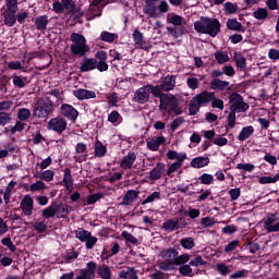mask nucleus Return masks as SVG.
I'll use <instances>...</instances> for the list:
<instances>
[{"mask_svg":"<svg viewBox=\"0 0 279 279\" xmlns=\"http://www.w3.org/2000/svg\"><path fill=\"white\" fill-rule=\"evenodd\" d=\"M214 96L215 93L205 90L196 95L194 99L197 100L201 106H206L208 104H211Z\"/></svg>","mask_w":279,"mask_h":279,"instance_id":"obj_22","label":"nucleus"},{"mask_svg":"<svg viewBox=\"0 0 279 279\" xmlns=\"http://www.w3.org/2000/svg\"><path fill=\"white\" fill-rule=\"evenodd\" d=\"M101 3H104V0L92 1L87 12L85 13L87 21H93V19H96V16H101Z\"/></svg>","mask_w":279,"mask_h":279,"instance_id":"obj_11","label":"nucleus"},{"mask_svg":"<svg viewBox=\"0 0 279 279\" xmlns=\"http://www.w3.org/2000/svg\"><path fill=\"white\" fill-rule=\"evenodd\" d=\"M201 184L210 185L213 182H215V177L213 174L203 173L199 177Z\"/></svg>","mask_w":279,"mask_h":279,"instance_id":"obj_61","label":"nucleus"},{"mask_svg":"<svg viewBox=\"0 0 279 279\" xmlns=\"http://www.w3.org/2000/svg\"><path fill=\"white\" fill-rule=\"evenodd\" d=\"M133 40L134 47H136V49H145L147 47V44L143 37V33L138 31V28L133 32Z\"/></svg>","mask_w":279,"mask_h":279,"instance_id":"obj_26","label":"nucleus"},{"mask_svg":"<svg viewBox=\"0 0 279 279\" xmlns=\"http://www.w3.org/2000/svg\"><path fill=\"white\" fill-rule=\"evenodd\" d=\"M54 208L58 219H66V216L71 213L72 207L70 205H62L54 203Z\"/></svg>","mask_w":279,"mask_h":279,"instance_id":"obj_25","label":"nucleus"},{"mask_svg":"<svg viewBox=\"0 0 279 279\" xmlns=\"http://www.w3.org/2000/svg\"><path fill=\"white\" fill-rule=\"evenodd\" d=\"M162 195L160 192H153L150 195H148L143 202L142 206H145V204H154V202H158Z\"/></svg>","mask_w":279,"mask_h":279,"instance_id":"obj_48","label":"nucleus"},{"mask_svg":"<svg viewBox=\"0 0 279 279\" xmlns=\"http://www.w3.org/2000/svg\"><path fill=\"white\" fill-rule=\"evenodd\" d=\"M61 114L70 121H77V117H80V112L76 111L75 108L69 104H64L61 106Z\"/></svg>","mask_w":279,"mask_h":279,"instance_id":"obj_15","label":"nucleus"},{"mask_svg":"<svg viewBox=\"0 0 279 279\" xmlns=\"http://www.w3.org/2000/svg\"><path fill=\"white\" fill-rule=\"evenodd\" d=\"M43 217L45 219H52V217H57L56 203L43 210Z\"/></svg>","mask_w":279,"mask_h":279,"instance_id":"obj_45","label":"nucleus"},{"mask_svg":"<svg viewBox=\"0 0 279 279\" xmlns=\"http://www.w3.org/2000/svg\"><path fill=\"white\" fill-rule=\"evenodd\" d=\"M162 228L167 232H175V230L180 229V221L179 220L169 219V220H167V221H165L162 223Z\"/></svg>","mask_w":279,"mask_h":279,"instance_id":"obj_33","label":"nucleus"},{"mask_svg":"<svg viewBox=\"0 0 279 279\" xmlns=\"http://www.w3.org/2000/svg\"><path fill=\"white\" fill-rule=\"evenodd\" d=\"M180 244L183 250H193L195 247V239L189 236L180 240Z\"/></svg>","mask_w":279,"mask_h":279,"instance_id":"obj_46","label":"nucleus"},{"mask_svg":"<svg viewBox=\"0 0 279 279\" xmlns=\"http://www.w3.org/2000/svg\"><path fill=\"white\" fill-rule=\"evenodd\" d=\"M250 274L248 270L242 269L230 275L229 279H245Z\"/></svg>","mask_w":279,"mask_h":279,"instance_id":"obj_59","label":"nucleus"},{"mask_svg":"<svg viewBox=\"0 0 279 279\" xmlns=\"http://www.w3.org/2000/svg\"><path fill=\"white\" fill-rule=\"evenodd\" d=\"M29 117H32V111L27 108H21L17 111V119L20 121H27V119H29Z\"/></svg>","mask_w":279,"mask_h":279,"instance_id":"obj_54","label":"nucleus"},{"mask_svg":"<svg viewBox=\"0 0 279 279\" xmlns=\"http://www.w3.org/2000/svg\"><path fill=\"white\" fill-rule=\"evenodd\" d=\"M182 165H184V161H174L167 170V175H169V178H173V173L182 169Z\"/></svg>","mask_w":279,"mask_h":279,"instance_id":"obj_49","label":"nucleus"},{"mask_svg":"<svg viewBox=\"0 0 279 279\" xmlns=\"http://www.w3.org/2000/svg\"><path fill=\"white\" fill-rule=\"evenodd\" d=\"M138 195H141V192L135 190H129L123 197V206H132V204H134V202L138 199Z\"/></svg>","mask_w":279,"mask_h":279,"instance_id":"obj_24","label":"nucleus"},{"mask_svg":"<svg viewBox=\"0 0 279 279\" xmlns=\"http://www.w3.org/2000/svg\"><path fill=\"white\" fill-rule=\"evenodd\" d=\"M56 175V172L52 170H45L35 175V178H38L39 180H44V182H53V178Z\"/></svg>","mask_w":279,"mask_h":279,"instance_id":"obj_37","label":"nucleus"},{"mask_svg":"<svg viewBox=\"0 0 279 279\" xmlns=\"http://www.w3.org/2000/svg\"><path fill=\"white\" fill-rule=\"evenodd\" d=\"M75 236L82 243H85L86 250H93L97 245V236H93L88 230L80 228L75 231Z\"/></svg>","mask_w":279,"mask_h":279,"instance_id":"obj_8","label":"nucleus"},{"mask_svg":"<svg viewBox=\"0 0 279 279\" xmlns=\"http://www.w3.org/2000/svg\"><path fill=\"white\" fill-rule=\"evenodd\" d=\"M228 88H230V82L228 81H223L220 78H214L210 82V89L211 90H216V92H223V90H228Z\"/></svg>","mask_w":279,"mask_h":279,"instance_id":"obj_20","label":"nucleus"},{"mask_svg":"<svg viewBox=\"0 0 279 279\" xmlns=\"http://www.w3.org/2000/svg\"><path fill=\"white\" fill-rule=\"evenodd\" d=\"M254 134V126H244L238 135V141H247Z\"/></svg>","mask_w":279,"mask_h":279,"instance_id":"obj_35","label":"nucleus"},{"mask_svg":"<svg viewBox=\"0 0 279 279\" xmlns=\"http://www.w3.org/2000/svg\"><path fill=\"white\" fill-rule=\"evenodd\" d=\"M48 130L56 132L57 134H62L66 130V120L62 117L52 118L48 122Z\"/></svg>","mask_w":279,"mask_h":279,"instance_id":"obj_10","label":"nucleus"},{"mask_svg":"<svg viewBox=\"0 0 279 279\" xmlns=\"http://www.w3.org/2000/svg\"><path fill=\"white\" fill-rule=\"evenodd\" d=\"M46 189L47 185L41 180L31 184L29 186V191H32V193H43L46 191Z\"/></svg>","mask_w":279,"mask_h":279,"instance_id":"obj_44","label":"nucleus"},{"mask_svg":"<svg viewBox=\"0 0 279 279\" xmlns=\"http://www.w3.org/2000/svg\"><path fill=\"white\" fill-rule=\"evenodd\" d=\"M186 84L190 90H197L199 88V80L197 77H187Z\"/></svg>","mask_w":279,"mask_h":279,"instance_id":"obj_57","label":"nucleus"},{"mask_svg":"<svg viewBox=\"0 0 279 279\" xmlns=\"http://www.w3.org/2000/svg\"><path fill=\"white\" fill-rule=\"evenodd\" d=\"M233 60L240 71H245L247 69V60L241 54V52H234Z\"/></svg>","mask_w":279,"mask_h":279,"instance_id":"obj_30","label":"nucleus"},{"mask_svg":"<svg viewBox=\"0 0 279 279\" xmlns=\"http://www.w3.org/2000/svg\"><path fill=\"white\" fill-rule=\"evenodd\" d=\"M169 2L167 0H145L144 14L148 19H160L163 14L169 12Z\"/></svg>","mask_w":279,"mask_h":279,"instance_id":"obj_4","label":"nucleus"},{"mask_svg":"<svg viewBox=\"0 0 279 279\" xmlns=\"http://www.w3.org/2000/svg\"><path fill=\"white\" fill-rule=\"evenodd\" d=\"M194 29L197 34H207L211 38H216L221 32V23L215 17L202 16L194 23Z\"/></svg>","mask_w":279,"mask_h":279,"instance_id":"obj_2","label":"nucleus"},{"mask_svg":"<svg viewBox=\"0 0 279 279\" xmlns=\"http://www.w3.org/2000/svg\"><path fill=\"white\" fill-rule=\"evenodd\" d=\"M182 266L179 268V272L181 274V276H187L189 278H193V276H195V274H197V270H193V268H191V265H184L181 264Z\"/></svg>","mask_w":279,"mask_h":279,"instance_id":"obj_41","label":"nucleus"},{"mask_svg":"<svg viewBox=\"0 0 279 279\" xmlns=\"http://www.w3.org/2000/svg\"><path fill=\"white\" fill-rule=\"evenodd\" d=\"M159 269L162 271H172L180 265H186L191 260V255L184 253L180 255L175 248H162L160 251Z\"/></svg>","mask_w":279,"mask_h":279,"instance_id":"obj_1","label":"nucleus"},{"mask_svg":"<svg viewBox=\"0 0 279 279\" xmlns=\"http://www.w3.org/2000/svg\"><path fill=\"white\" fill-rule=\"evenodd\" d=\"M72 45L70 46L73 56H86L90 48L86 45V37L78 33H72L70 37Z\"/></svg>","mask_w":279,"mask_h":279,"instance_id":"obj_6","label":"nucleus"},{"mask_svg":"<svg viewBox=\"0 0 279 279\" xmlns=\"http://www.w3.org/2000/svg\"><path fill=\"white\" fill-rule=\"evenodd\" d=\"M107 153H108V148L104 146V143H101L100 141H97L95 143V156H97V158H104V156H106Z\"/></svg>","mask_w":279,"mask_h":279,"instance_id":"obj_40","label":"nucleus"},{"mask_svg":"<svg viewBox=\"0 0 279 279\" xmlns=\"http://www.w3.org/2000/svg\"><path fill=\"white\" fill-rule=\"evenodd\" d=\"M63 10L71 14L75 11V2L73 0H62Z\"/></svg>","mask_w":279,"mask_h":279,"instance_id":"obj_58","label":"nucleus"},{"mask_svg":"<svg viewBox=\"0 0 279 279\" xmlns=\"http://www.w3.org/2000/svg\"><path fill=\"white\" fill-rule=\"evenodd\" d=\"M210 165V158L206 156H198L192 159L191 167L193 169H204V167H208Z\"/></svg>","mask_w":279,"mask_h":279,"instance_id":"obj_23","label":"nucleus"},{"mask_svg":"<svg viewBox=\"0 0 279 279\" xmlns=\"http://www.w3.org/2000/svg\"><path fill=\"white\" fill-rule=\"evenodd\" d=\"M216 271L220 274V276H229L232 274V265H226L223 263L216 264Z\"/></svg>","mask_w":279,"mask_h":279,"instance_id":"obj_39","label":"nucleus"},{"mask_svg":"<svg viewBox=\"0 0 279 279\" xmlns=\"http://www.w3.org/2000/svg\"><path fill=\"white\" fill-rule=\"evenodd\" d=\"M215 60L218 64H226V62H230V56L228 52L219 50L215 52Z\"/></svg>","mask_w":279,"mask_h":279,"instance_id":"obj_42","label":"nucleus"},{"mask_svg":"<svg viewBox=\"0 0 279 279\" xmlns=\"http://www.w3.org/2000/svg\"><path fill=\"white\" fill-rule=\"evenodd\" d=\"M167 171V166L162 162H158L156 167L149 172V180H160Z\"/></svg>","mask_w":279,"mask_h":279,"instance_id":"obj_18","label":"nucleus"},{"mask_svg":"<svg viewBox=\"0 0 279 279\" xmlns=\"http://www.w3.org/2000/svg\"><path fill=\"white\" fill-rule=\"evenodd\" d=\"M159 109L168 112V114H182V107H180L178 98L172 94H162Z\"/></svg>","mask_w":279,"mask_h":279,"instance_id":"obj_5","label":"nucleus"},{"mask_svg":"<svg viewBox=\"0 0 279 279\" xmlns=\"http://www.w3.org/2000/svg\"><path fill=\"white\" fill-rule=\"evenodd\" d=\"M8 68L11 69V71H23L24 73L27 71V68L23 66L21 61H11L8 63Z\"/></svg>","mask_w":279,"mask_h":279,"instance_id":"obj_55","label":"nucleus"},{"mask_svg":"<svg viewBox=\"0 0 279 279\" xmlns=\"http://www.w3.org/2000/svg\"><path fill=\"white\" fill-rule=\"evenodd\" d=\"M227 27L228 29H231L232 32H245V27H243V24L241 22H238L236 19H230L227 21Z\"/></svg>","mask_w":279,"mask_h":279,"instance_id":"obj_31","label":"nucleus"},{"mask_svg":"<svg viewBox=\"0 0 279 279\" xmlns=\"http://www.w3.org/2000/svg\"><path fill=\"white\" fill-rule=\"evenodd\" d=\"M73 95L74 97H76V99H80L81 101H83L84 99H95V97H97V94L94 90L83 88L73 90Z\"/></svg>","mask_w":279,"mask_h":279,"instance_id":"obj_19","label":"nucleus"},{"mask_svg":"<svg viewBox=\"0 0 279 279\" xmlns=\"http://www.w3.org/2000/svg\"><path fill=\"white\" fill-rule=\"evenodd\" d=\"M51 112H53V101L49 98H41L35 105L33 114L39 119H47Z\"/></svg>","mask_w":279,"mask_h":279,"instance_id":"obj_7","label":"nucleus"},{"mask_svg":"<svg viewBox=\"0 0 279 279\" xmlns=\"http://www.w3.org/2000/svg\"><path fill=\"white\" fill-rule=\"evenodd\" d=\"M211 108H217L218 110H223V101L219 98H216L215 94H214V99H211Z\"/></svg>","mask_w":279,"mask_h":279,"instance_id":"obj_64","label":"nucleus"},{"mask_svg":"<svg viewBox=\"0 0 279 279\" xmlns=\"http://www.w3.org/2000/svg\"><path fill=\"white\" fill-rule=\"evenodd\" d=\"M86 158H88V147L84 143H77L74 155L75 162H86Z\"/></svg>","mask_w":279,"mask_h":279,"instance_id":"obj_13","label":"nucleus"},{"mask_svg":"<svg viewBox=\"0 0 279 279\" xmlns=\"http://www.w3.org/2000/svg\"><path fill=\"white\" fill-rule=\"evenodd\" d=\"M109 123H112L113 125L117 123H123V118L119 113V111H112L108 117Z\"/></svg>","mask_w":279,"mask_h":279,"instance_id":"obj_52","label":"nucleus"},{"mask_svg":"<svg viewBox=\"0 0 279 279\" xmlns=\"http://www.w3.org/2000/svg\"><path fill=\"white\" fill-rule=\"evenodd\" d=\"M13 86H15V88H25V80L19 75H13Z\"/></svg>","mask_w":279,"mask_h":279,"instance_id":"obj_63","label":"nucleus"},{"mask_svg":"<svg viewBox=\"0 0 279 279\" xmlns=\"http://www.w3.org/2000/svg\"><path fill=\"white\" fill-rule=\"evenodd\" d=\"M1 243L4 247H8L10 252H16V246L14 245V242H12L11 238H3Z\"/></svg>","mask_w":279,"mask_h":279,"instance_id":"obj_62","label":"nucleus"},{"mask_svg":"<svg viewBox=\"0 0 279 279\" xmlns=\"http://www.w3.org/2000/svg\"><path fill=\"white\" fill-rule=\"evenodd\" d=\"M63 183L66 191L73 193V175H71V169L69 168L64 169Z\"/></svg>","mask_w":279,"mask_h":279,"instance_id":"obj_29","label":"nucleus"},{"mask_svg":"<svg viewBox=\"0 0 279 279\" xmlns=\"http://www.w3.org/2000/svg\"><path fill=\"white\" fill-rule=\"evenodd\" d=\"M97 69V59L85 58L81 62V72L88 73V71H95Z\"/></svg>","mask_w":279,"mask_h":279,"instance_id":"obj_21","label":"nucleus"},{"mask_svg":"<svg viewBox=\"0 0 279 279\" xmlns=\"http://www.w3.org/2000/svg\"><path fill=\"white\" fill-rule=\"evenodd\" d=\"M120 278L123 279H138V275H136V270L134 268H128L126 270H121L119 272Z\"/></svg>","mask_w":279,"mask_h":279,"instance_id":"obj_43","label":"nucleus"},{"mask_svg":"<svg viewBox=\"0 0 279 279\" xmlns=\"http://www.w3.org/2000/svg\"><path fill=\"white\" fill-rule=\"evenodd\" d=\"M167 21L168 23H171V25L180 26L182 25V23H184V17L178 14L171 13L168 15Z\"/></svg>","mask_w":279,"mask_h":279,"instance_id":"obj_47","label":"nucleus"},{"mask_svg":"<svg viewBox=\"0 0 279 279\" xmlns=\"http://www.w3.org/2000/svg\"><path fill=\"white\" fill-rule=\"evenodd\" d=\"M5 1V11L19 12V0H4Z\"/></svg>","mask_w":279,"mask_h":279,"instance_id":"obj_56","label":"nucleus"},{"mask_svg":"<svg viewBox=\"0 0 279 279\" xmlns=\"http://www.w3.org/2000/svg\"><path fill=\"white\" fill-rule=\"evenodd\" d=\"M199 108H202V105L198 104V101L194 97L191 100V104H190V107H189L191 117H195V114H197V112H199Z\"/></svg>","mask_w":279,"mask_h":279,"instance_id":"obj_50","label":"nucleus"},{"mask_svg":"<svg viewBox=\"0 0 279 279\" xmlns=\"http://www.w3.org/2000/svg\"><path fill=\"white\" fill-rule=\"evenodd\" d=\"M264 230L268 232V234H271L274 232H279V217L271 214L263 218L262 220Z\"/></svg>","mask_w":279,"mask_h":279,"instance_id":"obj_9","label":"nucleus"},{"mask_svg":"<svg viewBox=\"0 0 279 279\" xmlns=\"http://www.w3.org/2000/svg\"><path fill=\"white\" fill-rule=\"evenodd\" d=\"M203 265H206V262L203 260L199 255L194 256V258L190 260V267H203Z\"/></svg>","mask_w":279,"mask_h":279,"instance_id":"obj_60","label":"nucleus"},{"mask_svg":"<svg viewBox=\"0 0 279 279\" xmlns=\"http://www.w3.org/2000/svg\"><path fill=\"white\" fill-rule=\"evenodd\" d=\"M149 87L147 85L140 87L138 89H136L135 94H134V101L135 104H147V101H149Z\"/></svg>","mask_w":279,"mask_h":279,"instance_id":"obj_12","label":"nucleus"},{"mask_svg":"<svg viewBox=\"0 0 279 279\" xmlns=\"http://www.w3.org/2000/svg\"><path fill=\"white\" fill-rule=\"evenodd\" d=\"M35 25L40 32H45L47 29V25H49V16L40 15L35 20Z\"/></svg>","mask_w":279,"mask_h":279,"instance_id":"obj_36","label":"nucleus"},{"mask_svg":"<svg viewBox=\"0 0 279 279\" xmlns=\"http://www.w3.org/2000/svg\"><path fill=\"white\" fill-rule=\"evenodd\" d=\"M223 8L227 14H236V12H239V4L236 3L226 2Z\"/></svg>","mask_w":279,"mask_h":279,"instance_id":"obj_51","label":"nucleus"},{"mask_svg":"<svg viewBox=\"0 0 279 279\" xmlns=\"http://www.w3.org/2000/svg\"><path fill=\"white\" fill-rule=\"evenodd\" d=\"M149 87V95H154V97H159V101L162 99V87L160 86H154V85H147Z\"/></svg>","mask_w":279,"mask_h":279,"instance_id":"obj_53","label":"nucleus"},{"mask_svg":"<svg viewBox=\"0 0 279 279\" xmlns=\"http://www.w3.org/2000/svg\"><path fill=\"white\" fill-rule=\"evenodd\" d=\"M175 88V76L167 75L161 83V90L169 93Z\"/></svg>","mask_w":279,"mask_h":279,"instance_id":"obj_27","label":"nucleus"},{"mask_svg":"<svg viewBox=\"0 0 279 279\" xmlns=\"http://www.w3.org/2000/svg\"><path fill=\"white\" fill-rule=\"evenodd\" d=\"M134 162H136V153L130 151L122 158L120 167L124 171H128V169H132V167H134Z\"/></svg>","mask_w":279,"mask_h":279,"instance_id":"obj_17","label":"nucleus"},{"mask_svg":"<svg viewBox=\"0 0 279 279\" xmlns=\"http://www.w3.org/2000/svg\"><path fill=\"white\" fill-rule=\"evenodd\" d=\"M168 160H177V162H184L186 160V153H178L175 150H169L167 153Z\"/></svg>","mask_w":279,"mask_h":279,"instance_id":"obj_32","label":"nucleus"},{"mask_svg":"<svg viewBox=\"0 0 279 279\" xmlns=\"http://www.w3.org/2000/svg\"><path fill=\"white\" fill-rule=\"evenodd\" d=\"M253 16L257 21H262V23H265V21H267V16H269V10H267L266 8H258L253 12Z\"/></svg>","mask_w":279,"mask_h":279,"instance_id":"obj_34","label":"nucleus"},{"mask_svg":"<svg viewBox=\"0 0 279 279\" xmlns=\"http://www.w3.org/2000/svg\"><path fill=\"white\" fill-rule=\"evenodd\" d=\"M165 143H167V138L162 135L146 141V145L150 151H158L160 145H165Z\"/></svg>","mask_w":279,"mask_h":279,"instance_id":"obj_16","label":"nucleus"},{"mask_svg":"<svg viewBox=\"0 0 279 279\" xmlns=\"http://www.w3.org/2000/svg\"><path fill=\"white\" fill-rule=\"evenodd\" d=\"M20 208L24 215L31 217L34 213V198H32L31 195H25L21 202Z\"/></svg>","mask_w":279,"mask_h":279,"instance_id":"obj_14","label":"nucleus"},{"mask_svg":"<svg viewBox=\"0 0 279 279\" xmlns=\"http://www.w3.org/2000/svg\"><path fill=\"white\" fill-rule=\"evenodd\" d=\"M230 113L228 116V125L233 129L236 125V112H247L250 105L245 102L241 94L233 93L229 97Z\"/></svg>","mask_w":279,"mask_h":279,"instance_id":"obj_3","label":"nucleus"},{"mask_svg":"<svg viewBox=\"0 0 279 279\" xmlns=\"http://www.w3.org/2000/svg\"><path fill=\"white\" fill-rule=\"evenodd\" d=\"M97 274L102 279H112V271L109 266L102 265L97 268Z\"/></svg>","mask_w":279,"mask_h":279,"instance_id":"obj_38","label":"nucleus"},{"mask_svg":"<svg viewBox=\"0 0 279 279\" xmlns=\"http://www.w3.org/2000/svg\"><path fill=\"white\" fill-rule=\"evenodd\" d=\"M19 11H4L3 12V19H4V25L7 27H14L16 25V13Z\"/></svg>","mask_w":279,"mask_h":279,"instance_id":"obj_28","label":"nucleus"}]
</instances>
